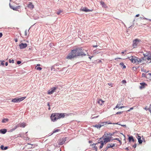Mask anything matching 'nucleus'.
I'll return each mask as SVG.
<instances>
[{"label": "nucleus", "mask_w": 151, "mask_h": 151, "mask_svg": "<svg viewBox=\"0 0 151 151\" xmlns=\"http://www.w3.org/2000/svg\"><path fill=\"white\" fill-rule=\"evenodd\" d=\"M9 61L10 63H14V60H11V59H9Z\"/></svg>", "instance_id": "nucleus-29"}, {"label": "nucleus", "mask_w": 151, "mask_h": 151, "mask_svg": "<svg viewBox=\"0 0 151 151\" xmlns=\"http://www.w3.org/2000/svg\"><path fill=\"white\" fill-rule=\"evenodd\" d=\"M8 148V147H4V150H6Z\"/></svg>", "instance_id": "nucleus-43"}, {"label": "nucleus", "mask_w": 151, "mask_h": 151, "mask_svg": "<svg viewBox=\"0 0 151 151\" xmlns=\"http://www.w3.org/2000/svg\"><path fill=\"white\" fill-rule=\"evenodd\" d=\"M99 143H100L101 144V145L99 147V148L100 149H101L103 147L104 145L105 144L104 142L103 141H100V142H99L98 143L93 144V145H96L98 144Z\"/></svg>", "instance_id": "nucleus-10"}, {"label": "nucleus", "mask_w": 151, "mask_h": 151, "mask_svg": "<svg viewBox=\"0 0 151 151\" xmlns=\"http://www.w3.org/2000/svg\"><path fill=\"white\" fill-rule=\"evenodd\" d=\"M126 52V51H125L122 52V54H124V53Z\"/></svg>", "instance_id": "nucleus-52"}, {"label": "nucleus", "mask_w": 151, "mask_h": 151, "mask_svg": "<svg viewBox=\"0 0 151 151\" xmlns=\"http://www.w3.org/2000/svg\"><path fill=\"white\" fill-rule=\"evenodd\" d=\"M60 131V129H56L54 130L53 131L52 134H53V133H55L58 132H59V131Z\"/></svg>", "instance_id": "nucleus-24"}, {"label": "nucleus", "mask_w": 151, "mask_h": 151, "mask_svg": "<svg viewBox=\"0 0 151 151\" xmlns=\"http://www.w3.org/2000/svg\"><path fill=\"white\" fill-rule=\"evenodd\" d=\"M150 80L151 81V79H150Z\"/></svg>", "instance_id": "nucleus-64"}, {"label": "nucleus", "mask_w": 151, "mask_h": 151, "mask_svg": "<svg viewBox=\"0 0 151 151\" xmlns=\"http://www.w3.org/2000/svg\"><path fill=\"white\" fill-rule=\"evenodd\" d=\"M108 85L109 86H110L111 87H112L113 86V84L110 83H108Z\"/></svg>", "instance_id": "nucleus-31"}, {"label": "nucleus", "mask_w": 151, "mask_h": 151, "mask_svg": "<svg viewBox=\"0 0 151 151\" xmlns=\"http://www.w3.org/2000/svg\"><path fill=\"white\" fill-rule=\"evenodd\" d=\"M26 126V124L24 123H22L21 124H19L15 126V128L13 130H15L16 128H17V127H24Z\"/></svg>", "instance_id": "nucleus-9"}, {"label": "nucleus", "mask_w": 151, "mask_h": 151, "mask_svg": "<svg viewBox=\"0 0 151 151\" xmlns=\"http://www.w3.org/2000/svg\"><path fill=\"white\" fill-rule=\"evenodd\" d=\"M89 58L91 59V57H89Z\"/></svg>", "instance_id": "nucleus-62"}, {"label": "nucleus", "mask_w": 151, "mask_h": 151, "mask_svg": "<svg viewBox=\"0 0 151 151\" xmlns=\"http://www.w3.org/2000/svg\"><path fill=\"white\" fill-rule=\"evenodd\" d=\"M119 65L121 66H122L124 65V64L123 63H120Z\"/></svg>", "instance_id": "nucleus-39"}, {"label": "nucleus", "mask_w": 151, "mask_h": 151, "mask_svg": "<svg viewBox=\"0 0 151 151\" xmlns=\"http://www.w3.org/2000/svg\"><path fill=\"white\" fill-rule=\"evenodd\" d=\"M27 7L30 9H33L34 8V5L32 2H30L27 5Z\"/></svg>", "instance_id": "nucleus-18"}, {"label": "nucleus", "mask_w": 151, "mask_h": 151, "mask_svg": "<svg viewBox=\"0 0 151 151\" xmlns=\"http://www.w3.org/2000/svg\"><path fill=\"white\" fill-rule=\"evenodd\" d=\"M133 108H134L133 107H131V108H130V109H129L127 111H130L131 110L133 109Z\"/></svg>", "instance_id": "nucleus-35"}, {"label": "nucleus", "mask_w": 151, "mask_h": 151, "mask_svg": "<svg viewBox=\"0 0 151 151\" xmlns=\"http://www.w3.org/2000/svg\"><path fill=\"white\" fill-rule=\"evenodd\" d=\"M144 60L147 62L149 63L151 62V53L148 52L147 55L145 54L144 55Z\"/></svg>", "instance_id": "nucleus-5"}, {"label": "nucleus", "mask_w": 151, "mask_h": 151, "mask_svg": "<svg viewBox=\"0 0 151 151\" xmlns=\"http://www.w3.org/2000/svg\"><path fill=\"white\" fill-rule=\"evenodd\" d=\"M28 144V145H31L30 144H29V143H28V144Z\"/></svg>", "instance_id": "nucleus-63"}, {"label": "nucleus", "mask_w": 151, "mask_h": 151, "mask_svg": "<svg viewBox=\"0 0 151 151\" xmlns=\"http://www.w3.org/2000/svg\"><path fill=\"white\" fill-rule=\"evenodd\" d=\"M8 120L9 119H4L2 120V122L3 123H6L8 122Z\"/></svg>", "instance_id": "nucleus-23"}, {"label": "nucleus", "mask_w": 151, "mask_h": 151, "mask_svg": "<svg viewBox=\"0 0 151 151\" xmlns=\"http://www.w3.org/2000/svg\"><path fill=\"white\" fill-rule=\"evenodd\" d=\"M21 63V61H17V63L18 64H19Z\"/></svg>", "instance_id": "nucleus-40"}, {"label": "nucleus", "mask_w": 151, "mask_h": 151, "mask_svg": "<svg viewBox=\"0 0 151 151\" xmlns=\"http://www.w3.org/2000/svg\"><path fill=\"white\" fill-rule=\"evenodd\" d=\"M133 147H134V148H136V145H134Z\"/></svg>", "instance_id": "nucleus-54"}, {"label": "nucleus", "mask_w": 151, "mask_h": 151, "mask_svg": "<svg viewBox=\"0 0 151 151\" xmlns=\"http://www.w3.org/2000/svg\"><path fill=\"white\" fill-rule=\"evenodd\" d=\"M121 102L119 104H118L116 106V107L114 108V109L115 110L117 108H118L119 109L127 107L126 106H121Z\"/></svg>", "instance_id": "nucleus-13"}, {"label": "nucleus", "mask_w": 151, "mask_h": 151, "mask_svg": "<svg viewBox=\"0 0 151 151\" xmlns=\"http://www.w3.org/2000/svg\"><path fill=\"white\" fill-rule=\"evenodd\" d=\"M139 14H137L136 15L135 17H139Z\"/></svg>", "instance_id": "nucleus-49"}, {"label": "nucleus", "mask_w": 151, "mask_h": 151, "mask_svg": "<svg viewBox=\"0 0 151 151\" xmlns=\"http://www.w3.org/2000/svg\"><path fill=\"white\" fill-rule=\"evenodd\" d=\"M123 67V68H126V67L125 65H124L122 66Z\"/></svg>", "instance_id": "nucleus-47"}, {"label": "nucleus", "mask_w": 151, "mask_h": 151, "mask_svg": "<svg viewBox=\"0 0 151 151\" xmlns=\"http://www.w3.org/2000/svg\"><path fill=\"white\" fill-rule=\"evenodd\" d=\"M27 46V44L26 43L24 44L23 43H21L19 45L20 49H23L26 48Z\"/></svg>", "instance_id": "nucleus-14"}, {"label": "nucleus", "mask_w": 151, "mask_h": 151, "mask_svg": "<svg viewBox=\"0 0 151 151\" xmlns=\"http://www.w3.org/2000/svg\"><path fill=\"white\" fill-rule=\"evenodd\" d=\"M126 149L127 150H129V149H128V147L126 148Z\"/></svg>", "instance_id": "nucleus-57"}, {"label": "nucleus", "mask_w": 151, "mask_h": 151, "mask_svg": "<svg viewBox=\"0 0 151 151\" xmlns=\"http://www.w3.org/2000/svg\"><path fill=\"white\" fill-rule=\"evenodd\" d=\"M47 106L49 107H50V103L49 102H48L47 103Z\"/></svg>", "instance_id": "nucleus-48"}, {"label": "nucleus", "mask_w": 151, "mask_h": 151, "mask_svg": "<svg viewBox=\"0 0 151 151\" xmlns=\"http://www.w3.org/2000/svg\"><path fill=\"white\" fill-rule=\"evenodd\" d=\"M81 10L83 11H84L85 12H91L92 11L91 10H90L89 9H87L86 7L83 8V9H81Z\"/></svg>", "instance_id": "nucleus-19"}, {"label": "nucleus", "mask_w": 151, "mask_h": 151, "mask_svg": "<svg viewBox=\"0 0 151 151\" xmlns=\"http://www.w3.org/2000/svg\"><path fill=\"white\" fill-rule=\"evenodd\" d=\"M106 123V124H111V123L109 122H105Z\"/></svg>", "instance_id": "nucleus-42"}, {"label": "nucleus", "mask_w": 151, "mask_h": 151, "mask_svg": "<svg viewBox=\"0 0 151 151\" xmlns=\"http://www.w3.org/2000/svg\"><path fill=\"white\" fill-rule=\"evenodd\" d=\"M111 137H107L104 138L103 139L104 142L105 144H106L107 142H110L111 140Z\"/></svg>", "instance_id": "nucleus-8"}, {"label": "nucleus", "mask_w": 151, "mask_h": 151, "mask_svg": "<svg viewBox=\"0 0 151 151\" xmlns=\"http://www.w3.org/2000/svg\"><path fill=\"white\" fill-rule=\"evenodd\" d=\"M127 58L129 59L133 63H141L142 60V59H141L134 56H132Z\"/></svg>", "instance_id": "nucleus-3"}, {"label": "nucleus", "mask_w": 151, "mask_h": 151, "mask_svg": "<svg viewBox=\"0 0 151 151\" xmlns=\"http://www.w3.org/2000/svg\"><path fill=\"white\" fill-rule=\"evenodd\" d=\"M123 111H119V112H117L116 113V114H122V113H123Z\"/></svg>", "instance_id": "nucleus-36"}, {"label": "nucleus", "mask_w": 151, "mask_h": 151, "mask_svg": "<svg viewBox=\"0 0 151 151\" xmlns=\"http://www.w3.org/2000/svg\"><path fill=\"white\" fill-rule=\"evenodd\" d=\"M25 36H27V32L26 31H25Z\"/></svg>", "instance_id": "nucleus-51"}, {"label": "nucleus", "mask_w": 151, "mask_h": 151, "mask_svg": "<svg viewBox=\"0 0 151 151\" xmlns=\"http://www.w3.org/2000/svg\"><path fill=\"white\" fill-rule=\"evenodd\" d=\"M122 83H126V81L125 80H123L122 81Z\"/></svg>", "instance_id": "nucleus-37"}, {"label": "nucleus", "mask_w": 151, "mask_h": 151, "mask_svg": "<svg viewBox=\"0 0 151 151\" xmlns=\"http://www.w3.org/2000/svg\"><path fill=\"white\" fill-rule=\"evenodd\" d=\"M115 146V144H114L111 143V144H108L107 145V146L106 147V151L107 150L108 148L113 147Z\"/></svg>", "instance_id": "nucleus-17"}, {"label": "nucleus", "mask_w": 151, "mask_h": 151, "mask_svg": "<svg viewBox=\"0 0 151 151\" xmlns=\"http://www.w3.org/2000/svg\"><path fill=\"white\" fill-rule=\"evenodd\" d=\"M62 11H61V10H59V11H58V12H57V14L58 15H59L60 14L61 12H62Z\"/></svg>", "instance_id": "nucleus-34"}, {"label": "nucleus", "mask_w": 151, "mask_h": 151, "mask_svg": "<svg viewBox=\"0 0 151 151\" xmlns=\"http://www.w3.org/2000/svg\"><path fill=\"white\" fill-rule=\"evenodd\" d=\"M104 122H102L100 124H98L95 125H93V127H96L97 128H100L101 127V126H103L104 125Z\"/></svg>", "instance_id": "nucleus-15"}, {"label": "nucleus", "mask_w": 151, "mask_h": 151, "mask_svg": "<svg viewBox=\"0 0 151 151\" xmlns=\"http://www.w3.org/2000/svg\"><path fill=\"white\" fill-rule=\"evenodd\" d=\"M102 62V61L101 60H99V63H101Z\"/></svg>", "instance_id": "nucleus-59"}, {"label": "nucleus", "mask_w": 151, "mask_h": 151, "mask_svg": "<svg viewBox=\"0 0 151 151\" xmlns=\"http://www.w3.org/2000/svg\"><path fill=\"white\" fill-rule=\"evenodd\" d=\"M75 51L74 50H72L66 56V58L71 60L76 57V56Z\"/></svg>", "instance_id": "nucleus-4"}, {"label": "nucleus", "mask_w": 151, "mask_h": 151, "mask_svg": "<svg viewBox=\"0 0 151 151\" xmlns=\"http://www.w3.org/2000/svg\"><path fill=\"white\" fill-rule=\"evenodd\" d=\"M4 61H1V65H4Z\"/></svg>", "instance_id": "nucleus-38"}, {"label": "nucleus", "mask_w": 151, "mask_h": 151, "mask_svg": "<svg viewBox=\"0 0 151 151\" xmlns=\"http://www.w3.org/2000/svg\"><path fill=\"white\" fill-rule=\"evenodd\" d=\"M74 50L75 51V52L76 57L86 55V54L84 52V50L82 49V47H77Z\"/></svg>", "instance_id": "nucleus-2"}, {"label": "nucleus", "mask_w": 151, "mask_h": 151, "mask_svg": "<svg viewBox=\"0 0 151 151\" xmlns=\"http://www.w3.org/2000/svg\"><path fill=\"white\" fill-rule=\"evenodd\" d=\"M149 108H147V107H146L144 108V109H145V110H149Z\"/></svg>", "instance_id": "nucleus-44"}, {"label": "nucleus", "mask_w": 151, "mask_h": 151, "mask_svg": "<svg viewBox=\"0 0 151 151\" xmlns=\"http://www.w3.org/2000/svg\"><path fill=\"white\" fill-rule=\"evenodd\" d=\"M142 77H146V76H145V74L144 73H143L142 74Z\"/></svg>", "instance_id": "nucleus-41"}, {"label": "nucleus", "mask_w": 151, "mask_h": 151, "mask_svg": "<svg viewBox=\"0 0 151 151\" xmlns=\"http://www.w3.org/2000/svg\"><path fill=\"white\" fill-rule=\"evenodd\" d=\"M9 6H10V8L14 10H16L17 9V8L14 7H13L12 6H11V5H10V4H9Z\"/></svg>", "instance_id": "nucleus-25"}, {"label": "nucleus", "mask_w": 151, "mask_h": 151, "mask_svg": "<svg viewBox=\"0 0 151 151\" xmlns=\"http://www.w3.org/2000/svg\"><path fill=\"white\" fill-rule=\"evenodd\" d=\"M50 109H50V107H49V108H48L49 110H50Z\"/></svg>", "instance_id": "nucleus-58"}, {"label": "nucleus", "mask_w": 151, "mask_h": 151, "mask_svg": "<svg viewBox=\"0 0 151 151\" xmlns=\"http://www.w3.org/2000/svg\"><path fill=\"white\" fill-rule=\"evenodd\" d=\"M141 86H139V88L140 89H142L144 88L145 87L147 86V84L144 82L140 83Z\"/></svg>", "instance_id": "nucleus-12"}, {"label": "nucleus", "mask_w": 151, "mask_h": 151, "mask_svg": "<svg viewBox=\"0 0 151 151\" xmlns=\"http://www.w3.org/2000/svg\"><path fill=\"white\" fill-rule=\"evenodd\" d=\"M129 142H131V141L134 142L135 141V140L134 139L133 137L132 136H131L129 137Z\"/></svg>", "instance_id": "nucleus-21"}, {"label": "nucleus", "mask_w": 151, "mask_h": 151, "mask_svg": "<svg viewBox=\"0 0 151 151\" xmlns=\"http://www.w3.org/2000/svg\"><path fill=\"white\" fill-rule=\"evenodd\" d=\"M102 139V138H101V137L100 138V139Z\"/></svg>", "instance_id": "nucleus-61"}, {"label": "nucleus", "mask_w": 151, "mask_h": 151, "mask_svg": "<svg viewBox=\"0 0 151 151\" xmlns=\"http://www.w3.org/2000/svg\"><path fill=\"white\" fill-rule=\"evenodd\" d=\"M66 116H67L68 114L65 113H54L51 114L50 118L52 121L55 122L59 119L63 118Z\"/></svg>", "instance_id": "nucleus-1"}, {"label": "nucleus", "mask_w": 151, "mask_h": 151, "mask_svg": "<svg viewBox=\"0 0 151 151\" xmlns=\"http://www.w3.org/2000/svg\"><path fill=\"white\" fill-rule=\"evenodd\" d=\"M137 135L138 136V137H137V138L138 140V142H139V144H141L142 142V141L141 139V137H140V136H139L138 134H137Z\"/></svg>", "instance_id": "nucleus-20"}, {"label": "nucleus", "mask_w": 151, "mask_h": 151, "mask_svg": "<svg viewBox=\"0 0 151 151\" xmlns=\"http://www.w3.org/2000/svg\"><path fill=\"white\" fill-rule=\"evenodd\" d=\"M8 65V63H7V62H6V63H5V65H6V66H7Z\"/></svg>", "instance_id": "nucleus-53"}, {"label": "nucleus", "mask_w": 151, "mask_h": 151, "mask_svg": "<svg viewBox=\"0 0 151 151\" xmlns=\"http://www.w3.org/2000/svg\"><path fill=\"white\" fill-rule=\"evenodd\" d=\"M2 34L1 33H0V37H1L2 36Z\"/></svg>", "instance_id": "nucleus-45"}, {"label": "nucleus", "mask_w": 151, "mask_h": 151, "mask_svg": "<svg viewBox=\"0 0 151 151\" xmlns=\"http://www.w3.org/2000/svg\"><path fill=\"white\" fill-rule=\"evenodd\" d=\"M15 41L16 42H17L18 41V39L17 38L15 39Z\"/></svg>", "instance_id": "nucleus-46"}, {"label": "nucleus", "mask_w": 151, "mask_h": 151, "mask_svg": "<svg viewBox=\"0 0 151 151\" xmlns=\"http://www.w3.org/2000/svg\"><path fill=\"white\" fill-rule=\"evenodd\" d=\"M93 47H97V45H94V46H93Z\"/></svg>", "instance_id": "nucleus-56"}, {"label": "nucleus", "mask_w": 151, "mask_h": 151, "mask_svg": "<svg viewBox=\"0 0 151 151\" xmlns=\"http://www.w3.org/2000/svg\"><path fill=\"white\" fill-rule=\"evenodd\" d=\"M93 150H95L96 151H97V147L94 146L93 147Z\"/></svg>", "instance_id": "nucleus-28"}, {"label": "nucleus", "mask_w": 151, "mask_h": 151, "mask_svg": "<svg viewBox=\"0 0 151 151\" xmlns=\"http://www.w3.org/2000/svg\"><path fill=\"white\" fill-rule=\"evenodd\" d=\"M57 88L56 87H53L51 88L50 90H49L48 91V94H52L56 90Z\"/></svg>", "instance_id": "nucleus-11"}, {"label": "nucleus", "mask_w": 151, "mask_h": 151, "mask_svg": "<svg viewBox=\"0 0 151 151\" xmlns=\"http://www.w3.org/2000/svg\"><path fill=\"white\" fill-rule=\"evenodd\" d=\"M26 98V97H23L20 98H15L12 100V101L14 102H18L23 100Z\"/></svg>", "instance_id": "nucleus-7"}, {"label": "nucleus", "mask_w": 151, "mask_h": 151, "mask_svg": "<svg viewBox=\"0 0 151 151\" xmlns=\"http://www.w3.org/2000/svg\"><path fill=\"white\" fill-rule=\"evenodd\" d=\"M101 4L103 6H105V4L104 2L103 1L101 2Z\"/></svg>", "instance_id": "nucleus-27"}, {"label": "nucleus", "mask_w": 151, "mask_h": 151, "mask_svg": "<svg viewBox=\"0 0 151 151\" xmlns=\"http://www.w3.org/2000/svg\"><path fill=\"white\" fill-rule=\"evenodd\" d=\"M148 74H149V75H150V76H151V73H148Z\"/></svg>", "instance_id": "nucleus-60"}, {"label": "nucleus", "mask_w": 151, "mask_h": 151, "mask_svg": "<svg viewBox=\"0 0 151 151\" xmlns=\"http://www.w3.org/2000/svg\"><path fill=\"white\" fill-rule=\"evenodd\" d=\"M40 64H37V66H40Z\"/></svg>", "instance_id": "nucleus-55"}, {"label": "nucleus", "mask_w": 151, "mask_h": 151, "mask_svg": "<svg viewBox=\"0 0 151 151\" xmlns=\"http://www.w3.org/2000/svg\"><path fill=\"white\" fill-rule=\"evenodd\" d=\"M105 101L101 99H99L97 101V103L100 105L102 106L104 104Z\"/></svg>", "instance_id": "nucleus-16"}, {"label": "nucleus", "mask_w": 151, "mask_h": 151, "mask_svg": "<svg viewBox=\"0 0 151 151\" xmlns=\"http://www.w3.org/2000/svg\"><path fill=\"white\" fill-rule=\"evenodd\" d=\"M6 132V129H1L0 130V133L3 134H4Z\"/></svg>", "instance_id": "nucleus-22"}, {"label": "nucleus", "mask_w": 151, "mask_h": 151, "mask_svg": "<svg viewBox=\"0 0 151 151\" xmlns=\"http://www.w3.org/2000/svg\"><path fill=\"white\" fill-rule=\"evenodd\" d=\"M36 69L38 70H41L42 69V68L41 67H37L36 68Z\"/></svg>", "instance_id": "nucleus-32"}, {"label": "nucleus", "mask_w": 151, "mask_h": 151, "mask_svg": "<svg viewBox=\"0 0 151 151\" xmlns=\"http://www.w3.org/2000/svg\"><path fill=\"white\" fill-rule=\"evenodd\" d=\"M114 139L116 140H117L118 141H119V142L120 143V145L121 144L122 142H121V140L119 139L118 138H115V139Z\"/></svg>", "instance_id": "nucleus-26"}, {"label": "nucleus", "mask_w": 151, "mask_h": 151, "mask_svg": "<svg viewBox=\"0 0 151 151\" xmlns=\"http://www.w3.org/2000/svg\"><path fill=\"white\" fill-rule=\"evenodd\" d=\"M141 42V40L136 39L133 41L132 46L134 48H136L139 44V43Z\"/></svg>", "instance_id": "nucleus-6"}, {"label": "nucleus", "mask_w": 151, "mask_h": 151, "mask_svg": "<svg viewBox=\"0 0 151 151\" xmlns=\"http://www.w3.org/2000/svg\"><path fill=\"white\" fill-rule=\"evenodd\" d=\"M120 125L123 127H126V125Z\"/></svg>", "instance_id": "nucleus-50"}, {"label": "nucleus", "mask_w": 151, "mask_h": 151, "mask_svg": "<svg viewBox=\"0 0 151 151\" xmlns=\"http://www.w3.org/2000/svg\"><path fill=\"white\" fill-rule=\"evenodd\" d=\"M0 148L2 150H4V147L3 145H1L0 147Z\"/></svg>", "instance_id": "nucleus-33"}, {"label": "nucleus", "mask_w": 151, "mask_h": 151, "mask_svg": "<svg viewBox=\"0 0 151 151\" xmlns=\"http://www.w3.org/2000/svg\"><path fill=\"white\" fill-rule=\"evenodd\" d=\"M64 142H65V141H62L61 142H60L59 143V144L60 145H63L64 143Z\"/></svg>", "instance_id": "nucleus-30"}]
</instances>
